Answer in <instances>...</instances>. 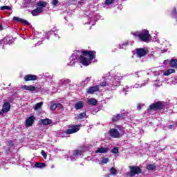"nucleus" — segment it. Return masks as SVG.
I'll use <instances>...</instances> for the list:
<instances>
[{"label":"nucleus","instance_id":"39448f33","mask_svg":"<svg viewBox=\"0 0 177 177\" xmlns=\"http://www.w3.org/2000/svg\"><path fill=\"white\" fill-rule=\"evenodd\" d=\"M82 151L81 150H74L70 152L68 156L66 157L67 161H76L78 160L81 156H82Z\"/></svg>","mask_w":177,"mask_h":177},{"label":"nucleus","instance_id":"1a4fd4ad","mask_svg":"<svg viewBox=\"0 0 177 177\" xmlns=\"http://www.w3.org/2000/svg\"><path fill=\"white\" fill-rule=\"evenodd\" d=\"M10 110V103L8 102H4L3 105V108L0 111V115H3V114H6V113H8Z\"/></svg>","mask_w":177,"mask_h":177},{"label":"nucleus","instance_id":"cd10ccee","mask_svg":"<svg viewBox=\"0 0 177 177\" xmlns=\"http://www.w3.org/2000/svg\"><path fill=\"white\" fill-rule=\"evenodd\" d=\"M37 8H42V9H44V8H45L46 6V2L45 1H39L37 3Z\"/></svg>","mask_w":177,"mask_h":177},{"label":"nucleus","instance_id":"4c0bfd02","mask_svg":"<svg viewBox=\"0 0 177 177\" xmlns=\"http://www.w3.org/2000/svg\"><path fill=\"white\" fill-rule=\"evenodd\" d=\"M146 85V83H143L142 84H139L138 83H136V84H134L133 86V88H142V86H145Z\"/></svg>","mask_w":177,"mask_h":177},{"label":"nucleus","instance_id":"052dcab7","mask_svg":"<svg viewBox=\"0 0 177 177\" xmlns=\"http://www.w3.org/2000/svg\"><path fill=\"white\" fill-rule=\"evenodd\" d=\"M11 84H9V86H10Z\"/></svg>","mask_w":177,"mask_h":177},{"label":"nucleus","instance_id":"9b49d317","mask_svg":"<svg viewBox=\"0 0 177 177\" xmlns=\"http://www.w3.org/2000/svg\"><path fill=\"white\" fill-rule=\"evenodd\" d=\"M86 19L90 20L88 22L86 23V24H91V26H95V24H96V18H95V15L90 14Z\"/></svg>","mask_w":177,"mask_h":177},{"label":"nucleus","instance_id":"423d86ee","mask_svg":"<svg viewBox=\"0 0 177 177\" xmlns=\"http://www.w3.org/2000/svg\"><path fill=\"white\" fill-rule=\"evenodd\" d=\"M130 171L127 172V176H135V175H139V174H142V169H140L138 166H130Z\"/></svg>","mask_w":177,"mask_h":177},{"label":"nucleus","instance_id":"680f3d73","mask_svg":"<svg viewBox=\"0 0 177 177\" xmlns=\"http://www.w3.org/2000/svg\"><path fill=\"white\" fill-rule=\"evenodd\" d=\"M64 136H62V137H64Z\"/></svg>","mask_w":177,"mask_h":177},{"label":"nucleus","instance_id":"aec40b11","mask_svg":"<svg viewBox=\"0 0 177 177\" xmlns=\"http://www.w3.org/2000/svg\"><path fill=\"white\" fill-rule=\"evenodd\" d=\"M133 42L132 41H124L122 44L119 45V49H126L129 45L132 46Z\"/></svg>","mask_w":177,"mask_h":177},{"label":"nucleus","instance_id":"a878e982","mask_svg":"<svg viewBox=\"0 0 177 177\" xmlns=\"http://www.w3.org/2000/svg\"><path fill=\"white\" fill-rule=\"evenodd\" d=\"M175 73V69H167L166 71H163V75L168 76L170 74H174Z\"/></svg>","mask_w":177,"mask_h":177},{"label":"nucleus","instance_id":"c85d7f7f","mask_svg":"<svg viewBox=\"0 0 177 177\" xmlns=\"http://www.w3.org/2000/svg\"><path fill=\"white\" fill-rule=\"evenodd\" d=\"M51 34H54L55 37H59V35H57V30L56 29H53V30L49 31L46 35H50Z\"/></svg>","mask_w":177,"mask_h":177},{"label":"nucleus","instance_id":"b1692460","mask_svg":"<svg viewBox=\"0 0 177 177\" xmlns=\"http://www.w3.org/2000/svg\"><path fill=\"white\" fill-rule=\"evenodd\" d=\"M84 107V102L80 101L77 102L75 105V110H81Z\"/></svg>","mask_w":177,"mask_h":177},{"label":"nucleus","instance_id":"bf43d9fd","mask_svg":"<svg viewBox=\"0 0 177 177\" xmlns=\"http://www.w3.org/2000/svg\"><path fill=\"white\" fill-rule=\"evenodd\" d=\"M106 177H110V174L106 175Z\"/></svg>","mask_w":177,"mask_h":177},{"label":"nucleus","instance_id":"13d9d810","mask_svg":"<svg viewBox=\"0 0 177 177\" xmlns=\"http://www.w3.org/2000/svg\"><path fill=\"white\" fill-rule=\"evenodd\" d=\"M154 82H160L158 80H155Z\"/></svg>","mask_w":177,"mask_h":177},{"label":"nucleus","instance_id":"393cba45","mask_svg":"<svg viewBox=\"0 0 177 177\" xmlns=\"http://www.w3.org/2000/svg\"><path fill=\"white\" fill-rule=\"evenodd\" d=\"M169 64L173 68H177V59H171Z\"/></svg>","mask_w":177,"mask_h":177},{"label":"nucleus","instance_id":"8fccbe9b","mask_svg":"<svg viewBox=\"0 0 177 177\" xmlns=\"http://www.w3.org/2000/svg\"><path fill=\"white\" fill-rule=\"evenodd\" d=\"M8 145L10 146V147H13L14 146L13 142L12 141L8 142Z\"/></svg>","mask_w":177,"mask_h":177},{"label":"nucleus","instance_id":"dca6fc26","mask_svg":"<svg viewBox=\"0 0 177 177\" xmlns=\"http://www.w3.org/2000/svg\"><path fill=\"white\" fill-rule=\"evenodd\" d=\"M22 89H24L25 91H29V92H35L37 91V87L32 85H24V86H22Z\"/></svg>","mask_w":177,"mask_h":177},{"label":"nucleus","instance_id":"4d7b16f0","mask_svg":"<svg viewBox=\"0 0 177 177\" xmlns=\"http://www.w3.org/2000/svg\"><path fill=\"white\" fill-rule=\"evenodd\" d=\"M38 45H41V42L38 41V42L37 43V46H38Z\"/></svg>","mask_w":177,"mask_h":177},{"label":"nucleus","instance_id":"ddd939ff","mask_svg":"<svg viewBox=\"0 0 177 177\" xmlns=\"http://www.w3.org/2000/svg\"><path fill=\"white\" fill-rule=\"evenodd\" d=\"M24 81L28 82V81H37L38 80V77L35 75H26L24 77Z\"/></svg>","mask_w":177,"mask_h":177},{"label":"nucleus","instance_id":"412c9836","mask_svg":"<svg viewBox=\"0 0 177 177\" xmlns=\"http://www.w3.org/2000/svg\"><path fill=\"white\" fill-rule=\"evenodd\" d=\"M151 71L153 73L155 77H158V75H164V71L162 70L156 71L155 68H152Z\"/></svg>","mask_w":177,"mask_h":177},{"label":"nucleus","instance_id":"f704fd0d","mask_svg":"<svg viewBox=\"0 0 177 177\" xmlns=\"http://www.w3.org/2000/svg\"><path fill=\"white\" fill-rule=\"evenodd\" d=\"M157 167H156L155 165H148L147 166V169H149V171H154Z\"/></svg>","mask_w":177,"mask_h":177},{"label":"nucleus","instance_id":"4be33fe9","mask_svg":"<svg viewBox=\"0 0 177 177\" xmlns=\"http://www.w3.org/2000/svg\"><path fill=\"white\" fill-rule=\"evenodd\" d=\"M87 103L90 106H96V104H97V100L95 98H89L87 100Z\"/></svg>","mask_w":177,"mask_h":177},{"label":"nucleus","instance_id":"72a5a7b5","mask_svg":"<svg viewBox=\"0 0 177 177\" xmlns=\"http://www.w3.org/2000/svg\"><path fill=\"white\" fill-rule=\"evenodd\" d=\"M50 109L53 111L56 110L57 109V103L50 102Z\"/></svg>","mask_w":177,"mask_h":177},{"label":"nucleus","instance_id":"4468645a","mask_svg":"<svg viewBox=\"0 0 177 177\" xmlns=\"http://www.w3.org/2000/svg\"><path fill=\"white\" fill-rule=\"evenodd\" d=\"M99 91V86H93L91 87H89L86 89V92L88 95H92L93 93H95V92H98Z\"/></svg>","mask_w":177,"mask_h":177},{"label":"nucleus","instance_id":"09e8293b","mask_svg":"<svg viewBox=\"0 0 177 177\" xmlns=\"http://www.w3.org/2000/svg\"><path fill=\"white\" fill-rule=\"evenodd\" d=\"M57 107L59 109V110H62L63 109V105L60 103H57Z\"/></svg>","mask_w":177,"mask_h":177},{"label":"nucleus","instance_id":"a19ab883","mask_svg":"<svg viewBox=\"0 0 177 177\" xmlns=\"http://www.w3.org/2000/svg\"><path fill=\"white\" fill-rule=\"evenodd\" d=\"M13 20L15 21H17V23H21V21L23 20V19L17 17H14Z\"/></svg>","mask_w":177,"mask_h":177},{"label":"nucleus","instance_id":"7ed1b4c3","mask_svg":"<svg viewBox=\"0 0 177 177\" xmlns=\"http://www.w3.org/2000/svg\"><path fill=\"white\" fill-rule=\"evenodd\" d=\"M132 35L134 37H138L140 41L143 42H149L151 36H150V33H149V30H143L142 31H137L134 32H131Z\"/></svg>","mask_w":177,"mask_h":177},{"label":"nucleus","instance_id":"bb28decb","mask_svg":"<svg viewBox=\"0 0 177 177\" xmlns=\"http://www.w3.org/2000/svg\"><path fill=\"white\" fill-rule=\"evenodd\" d=\"M71 81L69 79H62L59 81V84L61 85H67V84H70Z\"/></svg>","mask_w":177,"mask_h":177},{"label":"nucleus","instance_id":"5fc2aeb1","mask_svg":"<svg viewBox=\"0 0 177 177\" xmlns=\"http://www.w3.org/2000/svg\"><path fill=\"white\" fill-rule=\"evenodd\" d=\"M3 30V28L2 27V24H0V30Z\"/></svg>","mask_w":177,"mask_h":177},{"label":"nucleus","instance_id":"603ef678","mask_svg":"<svg viewBox=\"0 0 177 177\" xmlns=\"http://www.w3.org/2000/svg\"><path fill=\"white\" fill-rule=\"evenodd\" d=\"M167 63H169V60H165L164 62H163V64L165 65V66H167Z\"/></svg>","mask_w":177,"mask_h":177},{"label":"nucleus","instance_id":"f257e3e1","mask_svg":"<svg viewBox=\"0 0 177 177\" xmlns=\"http://www.w3.org/2000/svg\"><path fill=\"white\" fill-rule=\"evenodd\" d=\"M96 52L84 50L75 51L70 57V62L67 63V66L75 67V63H82L83 66H89L91 63L96 62Z\"/></svg>","mask_w":177,"mask_h":177},{"label":"nucleus","instance_id":"e433bc0d","mask_svg":"<svg viewBox=\"0 0 177 177\" xmlns=\"http://www.w3.org/2000/svg\"><path fill=\"white\" fill-rule=\"evenodd\" d=\"M113 2H114V0H105V5L104 6V8H106V6H110Z\"/></svg>","mask_w":177,"mask_h":177},{"label":"nucleus","instance_id":"20e7f679","mask_svg":"<svg viewBox=\"0 0 177 177\" xmlns=\"http://www.w3.org/2000/svg\"><path fill=\"white\" fill-rule=\"evenodd\" d=\"M109 133L111 138H113V139H120V138L125 133V129L121 126H118L117 129H111Z\"/></svg>","mask_w":177,"mask_h":177},{"label":"nucleus","instance_id":"a18cd8bd","mask_svg":"<svg viewBox=\"0 0 177 177\" xmlns=\"http://www.w3.org/2000/svg\"><path fill=\"white\" fill-rule=\"evenodd\" d=\"M111 153H113V154H117V153H118V148L115 147L111 150Z\"/></svg>","mask_w":177,"mask_h":177},{"label":"nucleus","instance_id":"c03bdc74","mask_svg":"<svg viewBox=\"0 0 177 177\" xmlns=\"http://www.w3.org/2000/svg\"><path fill=\"white\" fill-rule=\"evenodd\" d=\"M167 128H168V129H175V128H176V125H175V124H169L168 126H167Z\"/></svg>","mask_w":177,"mask_h":177},{"label":"nucleus","instance_id":"2eb2a0df","mask_svg":"<svg viewBox=\"0 0 177 177\" xmlns=\"http://www.w3.org/2000/svg\"><path fill=\"white\" fill-rule=\"evenodd\" d=\"M35 120V117L34 115H31L26 121V127H31L32 124H34V121Z\"/></svg>","mask_w":177,"mask_h":177},{"label":"nucleus","instance_id":"37998d69","mask_svg":"<svg viewBox=\"0 0 177 177\" xmlns=\"http://www.w3.org/2000/svg\"><path fill=\"white\" fill-rule=\"evenodd\" d=\"M131 88L126 86L124 88H123V92L127 95V92H130Z\"/></svg>","mask_w":177,"mask_h":177},{"label":"nucleus","instance_id":"ea45409f","mask_svg":"<svg viewBox=\"0 0 177 177\" xmlns=\"http://www.w3.org/2000/svg\"><path fill=\"white\" fill-rule=\"evenodd\" d=\"M109 161H110V160L108 158H102V159L101 160V162L102 164H107Z\"/></svg>","mask_w":177,"mask_h":177},{"label":"nucleus","instance_id":"6e6d98bb","mask_svg":"<svg viewBox=\"0 0 177 177\" xmlns=\"http://www.w3.org/2000/svg\"><path fill=\"white\" fill-rule=\"evenodd\" d=\"M135 75H136V77H139V74H138V73H135Z\"/></svg>","mask_w":177,"mask_h":177},{"label":"nucleus","instance_id":"473e14b6","mask_svg":"<svg viewBox=\"0 0 177 177\" xmlns=\"http://www.w3.org/2000/svg\"><path fill=\"white\" fill-rule=\"evenodd\" d=\"M43 104H44V102H42L36 104L35 106H34V109L39 110V109H41V107H42Z\"/></svg>","mask_w":177,"mask_h":177},{"label":"nucleus","instance_id":"49530a36","mask_svg":"<svg viewBox=\"0 0 177 177\" xmlns=\"http://www.w3.org/2000/svg\"><path fill=\"white\" fill-rule=\"evenodd\" d=\"M57 3H59V1L58 0H53V1H52L53 6H57Z\"/></svg>","mask_w":177,"mask_h":177},{"label":"nucleus","instance_id":"58836bf2","mask_svg":"<svg viewBox=\"0 0 177 177\" xmlns=\"http://www.w3.org/2000/svg\"><path fill=\"white\" fill-rule=\"evenodd\" d=\"M0 10H10V7L7 6H3L0 7Z\"/></svg>","mask_w":177,"mask_h":177},{"label":"nucleus","instance_id":"a211bd4d","mask_svg":"<svg viewBox=\"0 0 177 177\" xmlns=\"http://www.w3.org/2000/svg\"><path fill=\"white\" fill-rule=\"evenodd\" d=\"M43 11L42 7H37L36 9L32 11V16H38L40 13H42Z\"/></svg>","mask_w":177,"mask_h":177},{"label":"nucleus","instance_id":"3c124183","mask_svg":"<svg viewBox=\"0 0 177 177\" xmlns=\"http://www.w3.org/2000/svg\"><path fill=\"white\" fill-rule=\"evenodd\" d=\"M154 86H158V87H160V86H161V83H160V82H158V83H154Z\"/></svg>","mask_w":177,"mask_h":177},{"label":"nucleus","instance_id":"de8ad7c7","mask_svg":"<svg viewBox=\"0 0 177 177\" xmlns=\"http://www.w3.org/2000/svg\"><path fill=\"white\" fill-rule=\"evenodd\" d=\"M41 156H43L44 158H46V157H48V155L46 154V153L44 150H42L41 151Z\"/></svg>","mask_w":177,"mask_h":177},{"label":"nucleus","instance_id":"0eeeda50","mask_svg":"<svg viewBox=\"0 0 177 177\" xmlns=\"http://www.w3.org/2000/svg\"><path fill=\"white\" fill-rule=\"evenodd\" d=\"M161 109H162V104H161L160 102H156L150 105L149 109H147V111L148 113H150L153 110H161Z\"/></svg>","mask_w":177,"mask_h":177},{"label":"nucleus","instance_id":"79ce46f5","mask_svg":"<svg viewBox=\"0 0 177 177\" xmlns=\"http://www.w3.org/2000/svg\"><path fill=\"white\" fill-rule=\"evenodd\" d=\"M21 23H22V24H24V26H30V23L28 21H27V20H26V19H22V21Z\"/></svg>","mask_w":177,"mask_h":177},{"label":"nucleus","instance_id":"5701e85b","mask_svg":"<svg viewBox=\"0 0 177 177\" xmlns=\"http://www.w3.org/2000/svg\"><path fill=\"white\" fill-rule=\"evenodd\" d=\"M40 122L43 124V125H50V124H52V120H50V119H41L40 120Z\"/></svg>","mask_w":177,"mask_h":177},{"label":"nucleus","instance_id":"c9c22d12","mask_svg":"<svg viewBox=\"0 0 177 177\" xmlns=\"http://www.w3.org/2000/svg\"><path fill=\"white\" fill-rule=\"evenodd\" d=\"M171 16L177 21V12H176V9H175V8L173 9V11L171 12Z\"/></svg>","mask_w":177,"mask_h":177},{"label":"nucleus","instance_id":"7c9ffc66","mask_svg":"<svg viewBox=\"0 0 177 177\" xmlns=\"http://www.w3.org/2000/svg\"><path fill=\"white\" fill-rule=\"evenodd\" d=\"M35 166L37 168H45L46 167V165H45V163L36 162Z\"/></svg>","mask_w":177,"mask_h":177},{"label":"nucleus","instance_id":"f3484780","mask_svg":"<svg viewBox=\"0 0 177 177\" xmlns=\"http://www.w3.org/2000/svg\"><path fill=\"white\" fill-rule=\"evenodd\" d=\"M120 120H124V115H122V113L118 114L112 117L113 122H117L118 121H120Z\"/></svg>","mask_w":177,"mask_h":177},{"label":"nucleus","instance_id":"6e6552de","mask_svg":"<svg viewBox=\"0 0 177 177\" xmlns=\"http://www.w3.org/2000/svg\"><path fill=\"white\" fill-rule=\"evenodd\" d=\"M80 131V126L73 125L71 127V129H67L64 132L65 135H71L72 133H75V132H78Z\"/></svg>","mask_w":177,"mask_h":177},{"label":"nucleus","instance_id":"6ab92c4d","mask_svg":"<svg viewBox=\"0 0 177 177\" xmlns=\"http://www.w3.org/2000/svg\"><path fill=\"white\" fill-rule=\"evenodd\" d=\"M35 34L36 35V38H41V39H44V38H46L47 39H49V36L50 35H47L46 34L48 33L44 32L45 35H43L44 37H42V33L39 34L38 32H35Z\"/></svg>","mask_w":177,"mask_h":177},{"label":"nucleus","instance_id":"864d4df0","mask_svg":"<svg viewBox=\"0 0 177 177\" xmlns=\"http://www.w3.org/2000/svg\"><path fill=\"white\" fill-rule=\"evenodd\" d=\"M138 110H139V109H142V104H139L138 106Z\"/></svg>","mask_w":177,"mask_h":177},{"label":"nucleus","instance_id":"f8f14e48","mask_svg":"<svg viewBox=\"0 0 177 177\" xmlns=\"http://www.w3.org/2000/svg\"><path fill=\"white\" fill-rule=\"evenodd\" d=\"M110 151V148L109 147H100L95 150V153H100L101 154H106L108 151Z\"/></svg>","mask_w":177,"mask_h":177},{"label":"nucleus","instance_id":"f03ea898","mask_svg":"<svg viewBox=\"0 0 177 177\" xmlns=\"http://www.w3.org/2000/svg\"><path fill=\"white\" fill-rule=\"evenodd\" d=\"M124 78L121 73H117L114 77L111 75L105 77L104 82L101 83V86H106L108 91H115L116 86H120V81Z\"/></svg>","mask_w":177,"mask_h":177},{"label":"nucleus","instance_id":"c756f323","mask_svg":"<svg viewBox=\"0 0 177 177\" xmlns=\"http://www.w3.org/2000/svg\"><path fill=\"white\" fill-rule=\"evenodd\" d=\"M77 118L78 120H83V118H86V113H82L77 115Z\"/></svg>","mask_w":177,"mask_h":177},{"label":"nucleus","instance_id":"2f4dec72","mask_svg":"<svg viewBox=\"0 0 177 177\" xmlns=\"http://www.w3.org/2000/svg\"><path fill=\"white\" fill-rule=\"evenodd\" d=\"M109 172H110L111 175H113V176H115V175H117V174H118V171L114 167H111L109 170Z\"/></svg>","mask_w":177,"mask_h":177},{"label":"nucleus","instance_id":"9d476101","mask_svg":"<svg viewBox=\"0 0 177 177\" xmlns=\"http://www.w3.org/2000/svg\"><path fill=\"white\" fill-rule=\"evenodd\" d=\"M136 55L137 57H143V56H146V55H147V50L145 48H136Z\"/></svg>","mask_w":177,"mask_h":177}]
</instances>
